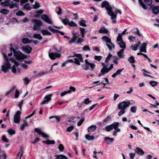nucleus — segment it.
I'll return each instance as SVG.
<instances>
[{
    "label": "nucleus",
    "mask_w": 159,
    "mask_h": 159,
    "mask_svg": "<svg viewBox=\"0 0 159 159\" xmlns=\"http://www.w3.org/2000/svg\"><path fill=\"white\" fill-rule=\"evenodd\" d=\"M21 112L19 111H18L14 115V121L15 123H19L20 122V116Z\"/></svg>",
    "instance_id": "nucleus-11"
},
{
    "label": "nucleus",
    "mask_w": 159,
    "mask_h": 159,
    "mask_svg": "<svg viewBox=\"0 0 159 159\" xmlns=\"http://www.w3.org/2000/svg\"><path fill=\"white\" fill-rule=\"evenodd\" d=\"M124 50L123 49H120L117 52V55L120 58H123L124 57Z\"/></svg>",
    "instance_id": "nucleus-22"
},
{
    "label": "nucleus",
    "mask_w": 159,
    "mask_h": 159,
    "mask_svg": "<svg viewBox=\"0 0 159 159\" xmlns=\"http://www.w3.org/2000/svg\"><path fill=\"white\" fill-rule=\"evenodd\" d=\"M97 127L96 125H92L89 127L88 128V131L89 132H92L94 131Z\"/></svg>",
    "instance_id": "nucleus-25"
},
{
    "label": "nucleus",
    "mask_w": 159,
    "mask_h": 159,
    "mask_svg": "<svg viewBox=\"0 0 159 159\" xmlns=\"http://www.w3.org/2000/svg\"><path fill=\"white\" fill-rule=\"evenodd\" d=\"M2 54L4 59L5 62L2 66L1 70L4 73H6L8 71V70L10 69V60L5 54L3 53Z\"/></svg>",
    "instance_id": "nucleus-2"
},
{
    "label": "nucleus",
    "mask_w": 159,
    "mask_h": 159,
    "mask_svg": "<svg viewBox=\"0 0 159 159\" xmlns=\"http://www.w3.org/2000/svg\"><path fill=\"white\" fill-rule=\"evenodd\" d=\"M52 96V94H50L46 96L44 98V100L41 102L40 104L43 105L46 103H48L51 100V97Z\"/></svg>",
    "instance_id": "nucleus-12"
},
{
    "label": "nucleus",
    "mask_w": 159,
    "mask_h": 159,
    "mask_svg": "<svg viewBox=\"0 0 159 159\" xmlns=\"http://www.w3.org/2000/svg\"><path fill=\"white\" fill-rule=\"evenodd\" d=\"M83 50L84 51H90V49L89 46L85 45L82 48Z\"/></svg>",
    "instance_id": "nucleus-51"
},
{
    "label": "nucleus",
    "mask_w": 159,
    "mask_h": 159,
    "mask_svg": "<svg viewBox=\"0 0 159 159\" xmlns=\"http://www.w3.org/2000/svg\"><path fill=\"white\" fill-rule=\"evenodd\" d=\"M114 141L113 138H110L109 137H105L104 138V141L106 144H109L112 143Z\"/></svg>",
    "instance_id": "nucleus-17"
},
{
    "label": "nucleus",
    "mask_w": 159,
    "mask_h": 159,
    "mask_svg": "<svg viewBox=\"0 0 159 159\" xmlns=\"http://www.w3.org/2000/svg\"><path fill=\"white\" fill-rule=\"evenodd\" d=\"M22 43L24 44L30 43L31 41L27 38H24L22 39Z\"/></svg>",
    "instance_id": "nucleus-37"
},
{
    "label": "nucleus",
    "mask_w": 159,
    "mask_h": 159,
    "mask_svg": "<svg viewBox=\"0 0 159 159\" xmlns=\"http://www.w3.org/2000/svg\"><path fill=\"white\" fill-rule=\"evenodd\" d=\"M85 138L88 140H92L94 139V136H90L89 134H86L85 135Z\"/></svg>",
    "instance_id": "nucleus-35"
},
{
    "label": "nucleus",
    "mask_w": 159,
    "mask_h": 159,
    "mask_svg": "<svg viewBox=\"0 0 159 159\" xmlns=\"http://www.w3.org/2000/svg\"><path fill=\"white\" fill-rule=\"evenodd\" d=\"M117 41L118 42L123 41L122 39V35L121 34H119L117 39Z\"/></svg>",
    "instance_id": "nucleus-36"
},
{
    "label": "nucleus",
    "mask_w": 159,
    "mask_h": 159,
    "mask_svg": "<svg viewBox=\"0 0 159 159\" xmlns=\"http://www.w3.org/2000/svg\"><path fill=\"white\" fill-rule=\"evenodd\" d=\"M130 104V102L129 101H123L118 104V107L119 109H124L125 110Z\"/></svg>",
    "instance_id": "nucleus-8"
},
{
    "label": "nucleus",
    "mask_w": 159,
    "mask_h": 159,
    "mask_svg": "<svg viewBox=\"0 0 159 159\" xmlns=\"http://www.w3.org/2000/svg\"><path fill=\"white\" fill-rule=\"evenodd\" d=\"M124 70V68L122 69H119L117 70L115 73H114L112 75V77L113 78H115L116 76L117 75H120L121 71Z\"/></svg>",
    "instance_id": "nucleus-24"
},
{
    "label": "nucleus",
    "mask_w": 159,
    "mask_h": 159,
    "mask_svg": "<svg viewBox=\"0 0 159 159\" xmlns=\"http://www.w3.org/2000/svg\"><path fill=\"white\" fill-rule=\"evenodd\" d=\"M84 120V118L81 119L77 123V125L78 126H80L83 123Z\"/></svg>",
    "instance_id": "nucleus-62"
},
{
    "label": "nucleus",
    "mask_w": 159,
    "mask_h": 159,
    "mask_svg": "<svg viewBox=\"0 0 159 159\" xmlns=\"http://www.w3.org/2000/svg\"><path fill=\"white\" fill-rule=\"evenodd\" d=\"M20 94L19 92L18 91L17 89H16L15 92V98H17Z\"/></svg>",
    "instance_id": "nucleus-63"
},
{
    "label": "nucleus",
    "mask_w": 159,
    "mask_h": 159,
    "mask_svg": "<svg viewBox=\"0 0 159 159\" xmlns=\"http://www.w3.org/2000/svg\"><path fill=\"white\" fill-rule=\"evenodd\" d=\"M149 84L152 86L154 87L157 84V83L154 81H152L150 82Z\"/></svg>",
    "instance_id": "nucleus-52"
},
{
    "label": "nucleus",
    "mask_w": 159,
    "mask_h": 159,
    "mask_svg": "<svg viewBox=\"0 0 159 159\" xmlns=\"http://www.w3.org/2000/svg\"><path fill=\"white\" fill-rule=\"evenodd\" d=\"M2 140L3 141L6 143H8L9 142V140L4 135L2 136Z\"/></svg>",
    "instance_id": "nucleus-54"
},
{
    "label": "nucleus",
    "mask_w": 159,
    "mask_h": 159,
    "mask_svg": "<svg viewBox=\"0 0 159 159\" xmlns=\"http://www.w3.org/2000/svg\"><path fill=\"white\" fill-rule=\"evenodd\" d=\"M159 12V7L155 6L152 8V12L156 15L158 14Z\"/></svg>",
    "instance_id": "nucleus-26"
},
{
    "label": "nucleus",
    "mask_w": 159,
    "mask_h": 159,
    "mask_svg": "<svg viewBox=\"0 0 159 159\" xmlns=\"http://www.w3.org/2000/svg\"><path fill=\"white\" fill-rule=\"evenodd\" d=\"M16 15L18 16H23L25 15V14L22 11H19L16 13Z\"/></svg>",
    "instance_id": "nucleus-46"
},
{
    "label": "nucleus",
    "mask_w": 159,
    "mask_h": 159,
    "mask_svg": "<svg viewBox=\"0 0 159 159\" xmlns=\"http://www.w3.org/2000/svg\"><path fill=\"white\" fill-rule=\"evenodd\" d=\"M47 73V72H41L35 75V77H40L45 74Z\"/></svg>",
    "instance_id": "nucleus-59"
},
{
    "label": "nucleus",
    "mask_w": 159,
    "mask_h": 159,
    "mask_svg": "<svg viewBox=\"0 0 159 159\" xmlns=\"http://www.w3.org/2000/svg\"><path fill=\"white\" fill-rule=\"evenodd\" d=\"M17 2H16L13 0V1L11 2V8H12L13 7H16L18 9L19 4L17 3Z\"/></svg>",
    "instance_id": "nucleus-23"
},
{
    "label": "nucleus",
    "mask_w": 159,
    "mask_h": 159,
    "mask_svg": "<svg viewBox=\"0 0 159 159\" xmlns=\"http://www.w3.org/2000/svg\"><path fill=\"white\" fill-rule=\"evenodd\" d=\"M33 37L35 39L39 40H41L42 39V37L39 34H34L33 35Z\"/></svg>",
    "instance_id": "nucleus-34"
},
{
    "label": "nucleus",
    "mask_w": 159,
    "mask_h": 159,
    "mask_svg": "<svg viewBox=\"0 0 159 159\" xmlns=\"http://www.w3.org/2000/svg\"><path fill=\"white\" fill-rule=\"evenodd\" d=\"M1 5L4 6H9L10 5V0H5L4 2L1 3Z\"/></svg>",
    "instance_id": "nucleus-32"
},
{
    "label": "nucleus",
    "mask_w": 159,
    "mask_h": 159,
    "mask_svg": "<svg viewBox=\"0 0 159 159\" xmlns=\"http://www.w3.org/2000/svg\"><path fill=\"white\" fill-rule=\"evenodd\" d=\"M120 110V111L118 114V115L119 116H120L121 115L124 114L125 113V110L124 109H121Z\"/></svg>",
    "instance_id": "nucleus-57"
},
{
    "label": "nucleus",
    "mask_w": 159,
    "mask_h": 159,
    "mask_svg": "<svg viewBox=\"0 0 159 159\" xmlns=\"http://www.w3.org/2000/svg\"><path fill=\"white\" fill-rule=\"evenodd\" d=\"M145 3L147 5H151L152 3V0H144Z\"/></svg>",
    "instance_id": "nucleus-44"
},
{
    "label": "nucleus",
    "mask_w": 159,
    "mask_h": 159,
    "mask_svg": "<svg viewBox=\"0 0 159 159\" xmlns=\"http://www.w3.org/2000/svg\"><path fill=\"white\" fill-rule=\"evenodd\" d=\"M80 25L86 27V25L85 24V21L83 20H82L80 21H79Z\"/></svg>",
    "instance_id": "nucleus-50"
},
{
    "label": "nucleus",
    "mask_w": 159,
    "mask_h": 159,
    "mask_svg": "<svg viewBox=\"0 0 159 159\" xmlns=\"http://www.w3.org/2000/svg\"><path fill=\"white\" fill-rule=\"evenodd\" d=\"M147 43H143L142 45V46L139 48L140 52H143L145 53L147 52L146 46Z\"/></svg>",
    "instance_id": "nucleus-19"
},
{
    "label": "nucleus",
    "mask_w": 159,
    "mask_h": 159,
    "mask_svg": "<svg viewBox=\"0 0 159 159\" xmlns=\"http://www.w3.org/2000/svg\"><path fill=\"white\" fill-rule=\"evenodd\" d=\"M48 55L49 57L52 60H55L57 58L61 57V55L60 53H53L49 52Z\"/></svg>",
    "instance_id": "nucleus-10"
},
{
    "label": "nucleus",
    "mask_w": 159,
    "mask_h": 159,
    "mask_svg": "<svg viewBox=\"0 0 159 159\" xmlns=\"http://www.w3.org/2000/svg\"><path fill=\"white\" fill-rule=\"evenodd\" d=\"M91 102V101L89 100V98H87L84 100L83 102V103L86 105H88Z\"/></svg>",
    "instance_id": "nucleus-53"
},
{
    "label": "nucleus",
    "mask_w": 159,
    "mask_h": 159,
    "mask_svg": "<svg viewBox=\"0 0 159 159\" xmlns=\"http://www.w3.org/2000/svg\"><path fill=\"white\" fill-rule=\"evenodd\" d=\"M74 128V127L73 126H70L67 128L66 131L68 132H70Z\"/></svg>",
    "instance_id": "nucleus-56"
},
{
    "label": "nucleus",
    "mask_w": 159,
    "mask_h": 159,
    "mask_svg": "<svg viewBox=\"0 0 159 159\" xmlns=\"http://www.w3.org/2000/svg\"><path fill=\"white\" fill-rule=\"evenodd\" d=\"M56 159H67V157L63 155H56Z\"/></svg>",
    "instance_id": "nucleus-28"
},
{
    "label": "nucleus",
    "mask_w": 159,
    "mask_h": 159,
    "mask_svg": "<svg viewBox=\"0 0 159 159\" xmlns=\"http://www.w3.org/2000/svg\"><path fill=\"white\" fill-rule=\"evenodd\" d=\"M134 151L135 153L140 156L143 155L144 154V152L143 150L139 147L136 148L134 150Z\"/></svg>",
    "instance_id": "nucleus-18"
},
{
    "label": "nucleus",
    "mask_w": 159,
    "mask_h": 159,
    "mask_svg": "<svg viewBox=\"0 0 159 159\" xmlns=\"http://www.w3.org/2000/svg\"><path fill=\"white\" fill-rule=\"evenodd\" d=\"M108 32V30L104 27H102L99 30V32L100 33H107Z\"/></svg>",
    "instance_id": "nucleus-27"
},
{
    "label": "nucleus",
    "mask_w": 159,
    "mask_h": 159,
    "mask_svg": "<svg viewBox=\"0 0 159 159\" xmlns=\"http://www.w3.org/2000/svg\"><path fill=\"white\" fill-rule=\"evenodd\" d=\"M21 48L23 52L27 54L30 53L32 49V48L28 45L23 46Z\"/></svg>",
    "instance_id": "nucleus-13"
},
{
    "label": "nucleus",
    "mask_w": 159,
    "mask_h": 159,
    "mask_svg": "<svg viewBox=\"0 0 159 159\" xmlns=\"http://www.w3.org/2000/svg\"><path fill=\"white\" fill-rule=\"evenodd\" d=\"M58 148L60 151H63L64 149V147L62 144H60L58 147Z\"/></svg>",
    "instance_id": "nucleus-55"
},
{
    "label": "nucleus",
    "mask_w": 159,
    "mask_h": 159,
    "mask_svg": "<svg viewBox=\"0 0 159 159\" xmlns=\"http://www.w3.org/2000/svg\"><path fill=\"white\" fill-rule=\"evenodd\" d=\"M114 129L115 130H114L113 132V134L114 136H117V133L120 132V129L119 128H117L116 129Z\"/></svg>",
    "instance_id": "nucleus-41"
},
{
    "label": "nucleus",
    "mask_w": 159,
    "mask_h": 159,
    "mask_svg": "<svg viewBox=\"0 0 159 159\" xmlns=\"http://www.w3.org/2000/svg\"><path fill=\"white\" fill-rule=\"evenodd\" d=\"M12 51L15 58L18 60H21L27 58V56L23 54L20 51H17L15 50L13 47L11 48V51Z\"/></svg>",
    "instance_id": "nucleus-3"
},
{
    "label": "nucleus",
    "mask_w": 159,
    "mask_h": 159,
    "mask_svg": "<svg viewBox=\"0 0 159 159\" xmlns=\"http://www.w3.org/2000/svg\"><path fill=\"white\" fill-rule=\"evenodd\" d=\"M41 32L43 35H51L52 34L50 32L46 30H41Z\"/></svg>",
    "instance_id": "nucleus-31"
},
{
    "label": "nucleus",
    "mask_w": 159,
    "mask_h": 159,
    "mask_svg": "<svg viewBox=\"0 0 159 159\" xmlns=\"http://www.w3.org/2000/svg\"><path fill=\"white\" fill-rule=\"evenodd\" d=\"M139 2L140 5H141L143 9L147 10V6L144 3L142 0H139Z\"/></svg>",
    "instance_id": "nucleus-29"
},
{
    "label": "nucleus",
    "mask_w": 159,
    "mask_h": 159,
    "mask_svg": "<svg viewBox=\"0 0 159 159\" xmlns=\"http://www.w3.org/2000/svg\"><path fill=\"white\" fill-rule=\"evenodd\" d=\"M112 57V55L110 53H109L106 59L105 60V62L108 63V61L110 60V59H111Z\"/></svg>",
    "instance_id": "nucleus-47"
},
{
    "label": "nucleus",
    "mask_w": 159,
    "mask_h": 159,
    "mask_svg": "<svg viewBox=\"0 0 159 159\" xmlns=\"http://www.w3.org/2000/svg\"><path fill=\"white\" fill-rule=\"evenodd\" d=\"M103 41L106 43V45L110 50L115 48L114 45L111 43V40L108 37L104 36L102 37Z\"/></svg>",
    "instance_id": "nucleus-4"
},
{
    "label": "nucleus",
    "mask_w": 159,
    "mask_h": 159,
    "mask_svg": "<svg viewBox=\"0 0 159 159\" xmlns=\"http://www.w3.org/2000/svg\"><path fill=\"white\" fill-rule=\"evenodd\" d=\"M102 58V57L100 56H95L94 57V59L98 61H100Z\"/></svg>",
    "instance_id": "nucleus-49"
},
{
    "label": "nucleus",
    "mask_w": 159,
    "mask_h": 159,
    "mask_svg": "<svg viewBox=\"0 0 159 159\" xmlns=\"http://www.w3.org/2000/svg\"><path fill=\"white\" fill-rule=\"evenodd\" d=\"M24 84L26 85L28 84L30 82V80L27 78H25L24 79Z\"/></svg>",
    "instance_id": "nucleus-64"
},
{
    "label": "nucleus",
    "mask_w": 159,
    "mask_h": 159,
    "mask_svg": "<svg viewBox=\"0 0 159 159\" xmlns=\"http://www.w3.org/2000/svg\"><path fill=\"white\" fill-rule=\"evenodd\" d=\"M102 8L105 7L108 11V14L111 16L112 22L113 23H116V15L115 14L112 10V8L109 5L108 2L107 1H103L101 4Z\"/></svg>",
    "instance_id": "nucleus-1"
},
{
    "label": "nucleus",
    "mask_w": 159,
    "mask_h": 159,
    "mask_svg": "<svg viewBox=\"0 0 159 159\" xmlns=\"http://www.w3.org/2000/svg\"><path fill=\"white\" fill-rule=\"evenodd\" d=\"M137 110V107L136 106H132L131 107L130 111L133 113H135Z\"/></svg>",
    "instance_id": "nucleus-45"
},
{
    "label": "nucleus",
    "mask_w": 159,
    "mask_h": 159,
    "mask_svg": "<svg viewBox=\"0 0 159 159\" xmlns=\"http://www.w3.org/2000/svg\"><path fill=\"white\" fill-rule=\"evenodd\" d=\"M79 35H80L78 33H74L73 34V38L71 39V40L69 42V44H71L75 42L77 38L78 37Z\"/></svg>",
    "instance_id": "nucleus-16"
},
{
    "label": "nucleus",
    "mask_w": 159,
    "mask_h": 159,
    "mask_svg": "<svg viewBox=\"0 0 159 159\" xmlns=\"http://www.w3.org/2000/svg\"><path fill=\"white\" fill-rule=\"evenodd\" d=\"M107 67L108 66L106 65H105L103 66V68L101 70L100 73L98 75L99 77H100L102 75H104L105 73H107V72H106L105 71H107L108 69Z\"/></svg>",
    "instance_id": "nucleus-15"
},
{
    "label": "nucleus",
    "mask_w": 159,
    "mask_h": 159,
    "mask_svg": "<svg viewBox=\"0 0 159 159\" xmlns=\"http://www.w3.org/2000/svg\"><path fill=\"white\" fill-rule=\"evenodd\" d=\"M40 135H42L44 138H48L49 137V136L48 135L42 132L40 134Z\"/></svg>",
    "instance_id": "nucleus-58"
},
{
    "label": "nucleus",
    "mask_w": 159,
    "mask_h": 159,
    "mask_svg": "<svg viewBox=\"0 0 159 159\" xmlns=\"http://www.w3.org/2000/svg\"><path fill=\"white\" fill-rule=\"evenodd\" d=\"M85 61L86 65H89V66H90L91 70H93L94 69L95 65L94 63L89 62L87 59H85Z\"/></svg>",
    "instance_id": "nucleus-20"
},
{
    "label": "nucleus",
    "mask_w": 159,
    "mask_h": 159,
    "mask_svg": "<svg viewBox=\"0 0 159 159\" xmlns=\"http://www.w3.org/2000/svg\"><path fill=\"white\" fill-rule=\"evenodd\" d=\"M34 25L33 27V30L34 31H38L40 30L41 26L43 25L42 22L37 19H34L32 20Z\"/></svg>",
    "instance_id": "nucleus-5"
},
{
    "label": "nucleus",
    "mask_w": 159,
    "mask_h": 159,
    "mask_svg": "<svg viewBox=\"0 0 159 159\" xmlns=\"http://www.w3.org/2000/svg\"><path fill=\"white\" fill-rule=\"evenodd\" d=\"M41 18L44 21L50 24H52V21L46 15H43L41 16Z\"/></svg>",
    "instance_id": "nucleus-14"
},
{
    "label": "nucleus",
    "mask_w": 159,
    "mask_h": 159,
    "mask_svg": "<svg viewBox=\"0 0 159 159\" xmlns=\"http://www.w3.org/2000/svg\"><path fill=\"white\" fill-rule=\"evenodd\" d=\"M43 142L45 143L48 144H54L55 141L54 140H47L46 141H43Z\"/></svg>",
    "instance_id": "nucleus-38"
},
{
    "label": "nucleus",
    "mask_w": 159,
    "mask_h": 159,
    "mask_svg": "<svg viewBox=\"0 0 159 159\" xmlns=\"http://www.w3.org/2000/svg\"><path fill=\"white\" fill-rule=\"evenodd\" d=\"M28 126V124L27 123L25 122V123L23 124L20 127V129L21 130H23L25 129V127Z\"/></svg>",
    "instance_id": "nucleus-60"
},
{
    "label": "nucleus",
    "mask_w": 159,
    "mask_h": 159,
    "mask_svg": "<svg viewBox=\"0 0 159 159\" xmlns=\"http://www.w3.org/2000/svg\"><path fill=\"white\" fill-rule=\"evenodd\" d=\"M56 10L57 13L58 15H60L61 13V9L60 7H56Z\"/></svg>",
    "instance_id": "nucleus-43"
},
{
    "label": "nucleus",
    "mask_w": 159,
    "mask_h": 159,
    "mask_svg": "<svg viewBox=\"0 0 159 159\" xmlns=\"http://www.w3.org/2000/svg\"><path fill=\"white\" fill-rule=\"evenodd\" d=\"M32 7L30 6V4L27 3L23 6V9H25L28 10H30L31 9Z\"/></svg>",
    "instance_id": "nucleus-30"
},
{
    "label": "nucleus",
    "mask_w": 159,
    "mask_h": 159,
    "mask_svg": "<svg viewBox=\"0 0 159 159\" xmlns=\"http://www.w3.org/2000/svg\"><path fill=\"white\" fill-rule=\"evenodd\" d=\"M70 91H65L64 92L61 93L60 95L61 96H63L67 94L70 93Z\"/></svg>",
    "instance_id": "nucleus-61"
},
{
    "label": "nucleus",
    "mask_w": 159,
    "mask_h": 159,
    "mask_svg": "<svg viewBox=\"0 0 159 159\" xmlns=\"http://www.w3.org/2000/svg\"><path fill=\"white\" fill-rule=\"evenodd\" d=\"M23 153V150L22 148H20V151L18 152L17 155V157H18L19 155L20 156L19 159H21V157Z\"/></svg>",
    "instance_id": "nucleus-40"
},
{
    "label": "nucleus",
    "mask_w": 159,
    "mask_h": 159,
    "mask_svg": "<svg viewBox=\"0 0 159 159\" xmlns=\"http://www.w3.org/2000/svg\"><path fill=\"white\" fill-rule=\"evenodd\" d=\"M11 61L14 63V65L12 66L11 68V71L14 73H16L17 72L20 73V70L19 67V63L16 62H15L14 60H11Z\"/></svg>",
    "instance_id": "nucleus-7"
},
{
    "label": "nucleus",
    "mask_w": 159,
    "mask_h": 159,
    "mask_svg": "<svg viewBox=\"0 0 159 159\" xmlns=\"http://www.w3.org/2000/svg\"><path fill=\"white\" fill-rule=\"evenodd\" d=\"M118 44L119 45L121 49L125 50L126 48V43L124 41L121 42H118Z\"/></svg>",
    "instance_id": "nucleus-21"
},
{
    "label": "nucleus",
    "mask_w": 159,
    "mask_h": 159,
    "mask_svg": "<svg viewBox=\"0 0 159 159\" xmlns=\"http://www.w3.org/2000/svg\"><path fill=\"white\" fill-rule=\"evenodd\" d=\"M128 61L131 63H134L135 62L134 57L132 56L128 58Z\"/></svg>",
    "instance_id": "nucleus-39"
},
{
    "label": "nucleus",
    "mask_w": 159,
    "mask_h": 159,
    "mask_svg": "<svg viewBox=\"0 0 159 159\" xmlns=\"http://www.w3.org/2000/svg\"><path fill=\"white\" fill-rule=\"evenodd\" d=\"M0 12L2 14H8L9 11L7 10V9H2L0 11Z\"/></svg>",
    "instance_id": "nucleus-48"
},
{
    "label": "nucleus",
    "mask_w": 159,
    "mask_h": 159,
    "mask_svg": "<svg viewBox=\"0 0 159 159\" xmlns=\"http://www.w3.org/2000/svg\"><path fill=\"white\" fill-rule=\"evenodd\" d=\"M76 57L74 58V63L76 64L79 65H80V61L81 62H83L84 60L81 55L80 54H75V55L73 56H70L69 57Z\"/></svg>",
    "instance_id": "nucleus-6"
},
{
    "label": "nucleus",
    "mask_w": 159,
    "mask_h": 159,
    "mask_svg": "<svg viewBox=\"0 0 159 159\" xmlns=\"http://www.w3.org/2000/svg\"><path fill=\"white\" fill-rule=\"evenodd\" d=\"M80 33L81 34L82 38H83L84 37V34L86 33V32L85 30V29L84 28L80 27Z\"/></svg>",
    "instance_id": "nucleus-33"
},
{
    "label": "nucleus",
    "mask_w": 159,
    "mask_h": 159,
    "mask_svg": "<svg viewBox=\"0 0 159 159\" xmlns=\"http://www.w3.org/2000/svg\"><path fill=\"white\" fill-rule=\"evenodd\" d=\"M119 124L118 122H115L110 125L106 126L105 129L107 131H110L112 130L113 128L116 129L118 128Z\"/></svg>",
    "instance_id": "nucleus-9"
},
{
    "label": "nucleus",
    "mask_w": 159,
    "mask_h": 159,
    "mask_svg": "<svg viewBox=\"0 0 159 159\" xmlns=\"http://www.w3.org/2000/svg\"><path fill=\"white\" fill-rule=\"evenodd\" d=\"M53 118H55L57 120L58 122H59L61 120V118L59 116H50L49 117V119H51Z\"/></svg>",
    "instance_id": "nucleus-42"
}]
</instances>
